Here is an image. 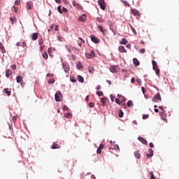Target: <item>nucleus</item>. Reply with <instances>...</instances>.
I'll return each instance as SVG.
<instances>
[{"label":"nucleus","mask_w":179,"mask_h":179,"mask_svg":"<svg viewBox=\"0 0 179 179\" xmlns=\"http://www.w3.org/2000/svg\"><path fill=\"white\" fill-rule=\"evenodd\" d=\"M152 68L154 71H155V73L157 76H160V69H159V66H157V63H156V61L152 60Z\"/></svg>","instance_id":"f257e3e1"},{"label":"nucleus","mask_w":179,"mask_h":179,"mask_svg":"<svg viewBox=\"0 0 179 179\" xmlns=\"http://www.w3.org/2000/svg\"><path fill=\"white\" fill-rule=\"evenodd\" d=\"M152 101L154 103H157L158 101H162V96H160L159 93H157V94H155L154 96V97L152 98Z\"/></svg>","instance_id":"f03ea898"},{"label":"nucleus","mask_w":179,"mask_h":179,"mask_svg":"<svg viewBox=\"0 0 179 179\" xmlns=\"http://www.w3.org/2000/svg\"><path fill=\"white\" fill-rule=\"evenodd\" d=\"M55 97V101H61V100H62V94H61L60 91H58L57 92H56Z\"/></svg>","instance_id":"7ed1b4c3"},{"label":"nucleus","mask_w":179,"mask_h":179,"mask_svg":"<svg viewBox=\"0 0 179 179\" xmlns=\"http://www.w3.org/2000/svg\"><path fill=\"white\" fill-rule=\"evenodd\" d=\"M99 5L100 6V8H101V9H102V10H105V9H106V3H104V1L99 0Z\"/></svg>","instance_id":"20e7f679"},{"label":"nucleus","mask_w":179,"mask_h":179,"mask_svg":"<svg viewBox=\"0 0 179 179\" xmlns=\"http://www.w3.org/2000/svg\"><path fill=\"white\" fill-rule=\"evenodd\" d=\"M131 13L134 15V16H141V13L139 11L135 8H132L131 10Z\"/></svg>","instance_id":"39448f33"},{"label":"nucleus","mask_w":179,"mask_h":179,"mask_svg":"<svg viewBox=\"0 0 179 179\" xmlns=\"http://www.w3.org/2000/svg\"><path fill=\"white\" fill-rule=\"evenodd\" d=\"M91 40L93 43H95V44H99V43H100V40L94 36H91Z\"/></svg>","instance_id":"423d86ee"},{"label":"nucleus","mask_w":179,"mask_h":179,"mask_svg":"<svg viewBox=\"0 0 179 179\" xmlns=\"http://www.w3.org/2000/svg\"><path fill=\"white\" fill-rule=\"evenodd\" d=\"M27 9H33V2L31 1L27 2Z\"/></svg>","instance_id":"0eeeda50"},{"label":"nucleus","mask_w":179,"mask_h":179,"mask_svg":"<svg viewBox=\"0 0 179 179\" xmlns=\"http://www.w3.org/2000/svg\"><path fill=\"white\" fill-rule=\"evenodd\" d=\"M138 139L141 143H143V145H148V141H146L145 138L139 136Z\"/></svg>","instance_id":"6e6552de"},{"label":"nucleus","mask_w":179,"mask_h":179,"mask_svg":"<svg viewBox=\"0 0 179 179\" xmlns=\"http://www.w3.org/2000/svg\"><path fill=\"white\" fill-rule=\"evenodd\" d=\"M149 153L150 154H146V157H148V159H150V157H153V149H149Z\"/></svg>","instance_id":"1a4fd4ad"},{"label":"nucleus","mask_w":179,"mask_h":179,"mask_svg":"<svg viewBox=\"0 0 179 179\" xmlns=\"http://www.w3.org/2000/svg\"><path fill=\"white\" fill-rule=\"evenodd\" d=\"M63 68L65 72H69V65L66 63H63Z\"/></svg>","instance_id":"9d476101"},{"label":"nucleus","mask_w":179,"mask_h":179,"mask_svg":"<svg viewBox=\"0 0 179 179\" xmlns=\"http://www.w3.org/2000/svg\"><path fill=\"white\" fill-rule=\"evenodd\" d=\"M73 6H75V8H77V9H82L80 4L76 3V1H73Z\"/></svg>","instance_id":"9b49d317"},{"label":"nucleus","mask_w":179,"mask_h":179,"mask_svg":"<svg viewBox=\"0 0 179 179\" xmlns=\"http://www.w3.org/2000/svg\"><path fill=\"white\" fill-rule=\"evenodd\" d=\"M117 66H111L110 67V72H112V73H115V72H117Z\"/></svg>","instance_id":"f8f14e48"},{"label":"nucleus","mask_w":179,"mask_h":179,"mask_svg":"<svg viewBox=\"0 0 179 179\" xmlns=\"http://www.w3.org/2000/svg\"><path fill=\"white\" fill-rule=\"evenodd\" d=\"M31 38L34 41H36V40H37V38H38V34L37 33H34L31 36Z\"/></svg>","instance_id":"ddd939ff"},{"label":"nucleus","mask_w":179,"mask_h":179,"mask_svg":"<svg viewBox=\"0 0 179 179\" xmlns=\"http://www.w3.org/2000/svg\"><path fill=\"white\" fill-rule=\"evenodd\" d=\"M118 51H120V52H127V50H125V48L122 45L118 47Z\"/></svg>","instance_id":"4468645a"},{"label":"nucleus","mask_w":179,"mask_h":179,"mask_svg":"<svg viewBox=\"0 0 179 179\" xmlns=\"http://www.w3.org/2000/svg\"><path fill=\"white\" fill-rule=\"evenodd\" d=\"M79 47H82V44L85 43V41L82 38H79L78 40Z\"/></svg>","instance_id":"2eb2a0df"},{"label":"nucleus","mask_w":179,"mask_h":179,"mask_svg":"<svg viewBox=\"0 0 179 179\" xmlns=\"http://www.w3.org/2000/svg\"><path fill=\"white\" fill-rule=\"evenodd\" d=\"M106 103H107V100L106 99V98H102L101 99V104L102 107H104L106 106Z\"/></svg>","instance_id":"dca6fc26"},{"label":"nucleus","mask_w":179,"mask_h":179,"mask_svg":"<svg viewBox=\"0 0 179 179\" xmlns=\"http://www.w3.org/2000/svg\"><path fill=\"white\" fill-rule=\"evenodd\" d=\"M134 156L136 157V159H141V153H139V150L134 152Z\"/></svg>","instance_id":"f3484780"},{"label":"nucleus","mask_w":179,"mask_h":179,"mask_svg":"<svg viewBox=\"0 0 179 179\" xmlns=\"http://www.w3.org/2000/svg\"><path fill=\"white\" fill-rule=\"evenodd\" d=\"M83 16L78 17V22H85L86 20V15H83Z\"/></svg>","instance_id":"a211bd4d"},{"label":"nucleus","mask_w":179,"mask_h":179,"mask_svg":"<svg viewBox=\"0 0 179 179\" xmlns=\"http://www.w3.org/2000/svg\"><path fill=\"white\" fill-rule=\"evenodd\" d=\"M3 92L5 93V94H7V96H10V93L11 92L9 91V89L8 88H5L3 90Z\"/></svg>","instance_id":"6ab92c4d"},{"label":"nucleus","mask_w":179,"mask_h":179,"mask_svg":"<svg viewBox=\"0 0 179 179\" xmlns=\"http://www.w3.org/2000/svg\"><path fill=\"white\" fill-rule=\"evenodd\" d=\"M17 83H20L22 80H23V77L21 76H18L16 78Z\"/></svg>","instance_id":"aec40b11"},{"label":"nucleus","mask_w":179,"mask_h":179,"mask_svg":"<svg viewBox=\"0 0 179 179\" xmlns=\"http://www.w3.org/2000/svg\"><path fill=\"white\" fill-rule=\"evenodd\" d=\"M10 75H12V72H10V69L6 70V78H9V76H10Z\"/></svg>","instance_id":"412c9836"},{"label":"nucleus","mask_w":179,"mask_h":179,"mask_svg":"<svg viewBox=\"0 0 179 179\" xmlns=\"http://www.w3.org/2000/svg\"><path fill=\"white\" fill-rule=\"evenodd\" d=\"M121 2L124 3V6H127L128 8L131 7V5L129 4V3H128V1L124 0H121Z\"/></svg>","instance_id":"4be33fe9"},{"label":"nucleus","mask_w":179,"mask_h":179,"mask_svg":"<svg viewBox=\"0 0 179 179\" xmlns=\"http://www.w3.org/2000/svg\"><path fill=\"white\" fill-rule=\"evenodd\" d=\"M133 62H134L135 66H139V61L137 60L136 58H134V59H133Z\"/></svg>","instance_id":"5701e85b"},{"label":"nucleus","mask_w":179,"mask_h":179,"mask_svg":"<svg viewBox=\"0 0 179 179\" xmlns=\"http://www.w3.org/2000/svg\"><path fill=\"white\" fill-rule=\"evenodd\" d=\"M78 82H80L81 83H83L85 82V78L82 77V76H78Z\"/></svg>","instance_id":"b1692460"},{"label":"nucleus","mask_w":179,"mask_h":179,"mask_svg":"<svg viewBox=\"0 0 179 179\" xmlns=\"http://www.w3.org/2000/svg\"><path fill=\"white\" fill-rule=\"evenodd\" d=\"M120 43L124 45H127L128 44V41H127V39L125 38H122V41Z\"/></svg>","instance_id":"393cba45"},{"label":"nucleus","mask_w":179,"mask_h":179,"mask_svg":"<svg viewBox=\"0 0 179 179\" xmlns=\"http://www.w3.org/2000/svg\"><path fill=\"white\" fill-rule=\"evenodd\" d=\"M159 114L162 120H164L165 122H167V119L166 118V117H164V114L163 113H160Z\"/></svg>","instance_id":"a878e982"},{"label":"nucleus","mask_w":179,"mask_h":179,"mask_svg":"<svg viewBox=\"0 0 179 179\" xmlns=\"http://www.w3.org/2000/svg\"><path fill=\"white\" fill-rule=\"evenodd\" d=\"M51 149H59V146L54 143L51 146Z\"/></svg>","instance_id":"bb28decb"},{"label":"nucleus","mask_w":179,"mask_h":179,"mask_svg":"<svg viewBox=\"0 0 179 179\" xmlns=\"http://www.w3.org/2000/svg\"><path fill=\"white\" fill-rule=\"evenodd\" d=\"M64 117L66 118H72V114H71L70 113H65Z\"/></svg>","instance_id":"cd10ccee"},{"label":"nucleus","mask_w":179,"mask_h":179,"mask_svg":"<svg viewBox=\"0 0 179 179\" xmlns=\"http://www.w3.org/2000/svg\"><path fill=\"white\" fill-rule=\"evenodd\" d=\"M119 117L120 118H122L124 117V112H122V110H119Z\"/></svg>","instance_id":"c85d7f7f"},{"label":"nucleus","mask_w":179,"mask_h":179,"mask_svg":"<svg viewBox=\"0 0 179 179\" xmlns=\"http://www.w3.org/2000/svg\"><path fill=\"white\" fill-rule=\"evenodd\" d=\"M96 20H98V22H99L100 23H104V20H103V18L101 17H98L96 18Z\"/></svg>","instance_id":"c756f323"},{"label":"nucleus","mask_w":179,"mask_h":179,"mask_svg":"<svg viewBox=\"0 0 179 179\" xmlns=\"http://www.w3.org/2000/svg\"><path fill=\"white\" fill-rule=\"evenodd\" d=\"M85 57H86V58H87V59H91V58H93V57L92 56V55L90 53H86Z\"/></svg>","instance_id":"7c9ffc66"},{"label":"nucleus","mask_w":179,"mask_h":179,"mask_svg":"<svg viewBox=\"0 0 179 179\" xmlns=\"http://www.w3.org/2000/svg\"><path fill=\"white\" fill-rule=\"evenodd\" d=\"M43 58H44V59H48V54H47V52L43 54Z\"/></svg>","instance_id":"2f4dec72"},{"label":"nucleus","mask_w":179,"mask_h":179,"mask_svg":"<svg viewBox=\"0 0 179 179\" xmlns=\"http://www.w3.org/2000/svg\"><path fill=\"white\" fill-rule=\"evenodd\" d=\"M97 29H98V30H100V31H101V33H104V29H103V27L99 25V26L97 27Z\"/></svg>","instance_id":"473e14b6"},{"label":"nucleus","mask_w":179,"mask_h":179,"mask_svg":"<svg viewBox=\"0 0 179 179\" xmlns=\"http://www.w3.org/2000/svg\"><path fill=\"white\" fill-rule=\"evenodd\" d=\"M127 104L128 107H132L134 106L132 101H129Z\"/></svg>","instance_id":"72a5a7b5"},{"label":"nucleus","mask_w":179,"mask_h":179,"mask_svg":"<svg viewBox=\"0 0 179 179\" xmlns=\"http://www.w3.org/2000/svg\"><path fill=\"white\" fill-rule=\"evenodd\" d=\"M96 94H97V96H99L100 97V96H103V92L97 91Z\"/></svg>","instance_id":"f704fd0d"},{"label":"nucleus","mask_w":179,"mask_h":179,"mask_svg":"<svg viewBox=\"0 0 179 179\" xmlns=\"http://www.w3.org/2000/svg\"><path fill=\"white\" fill-rule=\"evenodd\" d=\"M62 8V6H59L57 7V10H58V12L60 13L61 14H62V10H61Z\"/></svg>","instance_id":"c9c22d12"},{"label":"nucleus","mask_w":179,"mask_h":179,"mask_svg":"<svg viewBox=\"0 0 179 179\" xmlns=\"http://www.w3.org/2000/svg\"><path fill=\"white\" fill-rule=\"evenodd\" d=\"M131 29L133 31V33L134 34H136V30H135V28H134V27H132V25H130Z\"/></svg>","instance_id":"e433bc0d"},{"label":"nucleus","mask_w":179,"mask_h":179,"mask_svg":"<svg viewBox=\"0 0 179 179\" xmlns=\"http://www.w3.org/2000/svg\"><path fill=\"white\" fill-rule=\"evenodd\" d=\"M90 54H91L92 57L96 56V52H94V50H91Z\"/></svg>","instance_id":"4c0bfd02"},{"label":"nucleus","mask_w":179,"mask_h":179,"mask_svg":"<svg viewBox=\"0 0 179 179\" xmlns=\"http://www.w3.org/2000/svg\"><path fill=\"white\" fill-rule=\"evenodd\" d=\"M55 82V80H54V78H51L48 80L49 84L54 83Z\"/></svg>","instance_id":"58836bf2"},{"label":"nucleus","mask_w":179,"mask_h":179,"mask_svg":"<svg viewBox=\"0 0 179 179\" xmlns=\"http://www.w3.org/2000/svg\"><path fill=\"white\" fill-rule=\"evenodd\" d=\"M148 118H149V115H143V120H148Z\"/></svg>","instance_id":"ea45409f"},{"label":"nucleus","mask_w":179,"mask_h":179,"mask_svg":"<svg viewBox=\"0 0 179 179\" xmlns=\"http://www.w3.org/2000/svg\"><path fill=\"white\" fill-rule=\"evenodd\" d=\"M13 9H14V12L15 13H17V12H18V10H19V9L17 8V7H16V6H13Z\"/></svg>","instance_id":"a19ab883"},{"label":"nucleus","mask_w":179,"mask_h":179,"mask_svg":"<svg viewBox=\"0 0 179 179\" xmlns=\"http://www.w3.org/2000/svg\"><path fill=\"white\" fill-rule=\"evenodd\" d=\"M0 48H1V52L3 53L5 52V48L3 47V45H1Z\"/></svg>","instance_id":"79ce46f5"},{"label":"nucleus","mask_w":179,"mask_h":179,"mask_svg":"<svg viewBox=\"0 0 179 179\" xmlns=\"http://www.w3.org/2000/svg\"><path fill=\"white\" fill-rule=\"evenodd\" d=\"M89 106L91 108H93V107H94V103L93 102H90L89 103Z\"/></svg>","instance_id":"37998d69"},{"label":"nucleus","mask_w":179,"mask_h":179,"mask_svg":"<svg viewBox=\"0 0 179 179\" xmlns=\"http://www.w3.org/2000/svg\"><path fill=\"white\" fill-rule=\"evenodd\" d=\"M38 43H39V45H43V43H44V41H43V39H40L38 41Z\"/></svg>","instance_id":"c03bdc74"},{"label":"nucleus","mask_w":179,"mask_h":179,"mask_svg":"<svg viewBox=\"0 0 179 179\" xmlns=\"http://www.w3.org/2000/svg\"><path fill=\"white\" fill-rule=\"evenodd\" d=\"M63 110H65L66 111H68V110H69V108H68V106H66V105H64L63 106Z\"/></svg>","instance_id":"a18cd8bd"},{"label":"nucleus","mask_w":179,"mask_h":179,"mask_svg":"<svg viewBox=\"0 0 179 179\" xmlns=\"http://www.w3.org/2000/svg\"><path fill=\"white\" fill-rule=\"evenodd\" d=\"M115 103H117V104H121V101H120V99H115Z\"/></svg>","instance_id":"49530a36"},{"label":"nucleus","mask_w":179,"mask_h":179,"mask_svg":"<svg viewBox=\"0 0 179 179\" xmlns=\"http://www.w3.org/2000/svg\"><path fill=\"white\" fill-rule=\"evenodd\" d=\"M70 80L71 82H73V83H75V82H76V79H75V78H71Z\"/></svg>","instance_id":"de8ad7c7"},{"label":"nucleus","mask_w":179,"mask_h":179,"mask_svg":"<svg viewBox=\"0 0 179 179\" xmlns=\"http://www.w3.org/2000/svg\"><path fill=\"white\" fill-rule=\"evenodd\" d=\"M145 48H143L140 50L139 52H141V54H145Z\"/></svg>","instance_id":"09e8293b"},{"label":"nucleus","mask_w":179,"mask_h":179,"mask_svg":"<svg viewBox=\"0 0 179 179\" xmlns=\"http://www.w3.org/2000/svg\"><path fill=\"white\" fill-rule=\"evenodd\" d=\"M62 12H64L65 13H66L68 12V10L65 7H63Z\"/></svg>","instance_id":"8fccbe9b"},{"label":"nucleus","mask_w":179,"mask_h":179,"mask_svg":"<svg viewBox=\"0 0 179 179\" xmlns=\"http://www.w3.org/2000/svg\"><path fill=\"white\" fill-rule=\"evenodd\" d=\"M96 153L98 155H100V153H101V148H98L97 150H96Z\"/></svg>","instance_id":"3c124183"},{"label":"nucleus","mask_w":179,"mask_h":179,"mask_svg":"<svg viewBox=\"0 0 179 179\" xmlns=\"http://www.w3.org/2000/svg\"><path fill=\"white\" fill-rule=\"evenodd\" d=\"M12 69H13V71H16V69H17L16 64H14V65L12 66Z\"/></svg>","instance_id":"603ef678"},{"label":"nucleus","mask_w":179,"mask_h":179,"mask_svg":"<svg viewBox=\"0 0 179 179\" xmlns=\"http://www.w3.org/2000/svg\"><path fill=\"white\" fill-rule=\"evenodd\" d=\"M17 120V117L13 116V122H16Z\"/></svg>","instance_id":"864d4df0"},{"label":"nucleus","mask_w":179,"mask_h":179,"mask_svg":"<svg viewBox=\"0 0 179 179\" xmlns=\"http://www.w3.org/2000/svg\"><path fill=\"white\" fill-rule=\"evenodd\" d=\"M20 3V0H15V5H19Z\"/></svg>","instance_id":"5fc2aeb1"},{"label":"nucleus","mask_w":179,"mask_h":179,"mask_svg":"<svg viewBox=\"0 0 179 179\" xmlns=\"http://www.w3.org/2000/svg\"><path fill=\"white\" fill-rule=\"evenodd\" d=\"M110 149H115V150H117V149H120V147L118 145H115V146H114V148H110Z\"/></svg>","instance_id":"6e6d98bb"},{"label":"nucleus","mask_w":179,"mask_h":179,"mask_svg":"<svg viewBox=\"0 0 179 179\" xmlns=\"http://www.w3.org/2000/svg\"><path fill=\"white\" fill-rule=\"evenodd\" d=\"M103 148H104V145H103V144L101 143V144L99 145V147L98 148L101 150V149H103Z\"/></svg>","instance_id":"4d7b16f0"},{"label":"nucleus","mask_w":179,"mask_h":179,"mask_svg":"<svg viewBox=\"0 0 179 179\" xmlns=\"http://www.w3.org/2000/svg\"><path fill=\"white\" fill-rule=\"evenodd\" d=\"M44 48H45V46H44L43 45H41V50L43 51Z\"/></svg>","instance_id":"13d9d810"},{"label":"nucleus","mask_w":179,"mask_h":179,"mask_svg":"<svg viewBox=\"0 0 179 179\" xmlns=\"http://www.w3.org/2000/svg\"><path fill=\"white\" fill-rule=\"evenodd\" d=\"M47 76H48V78H52V76H54V74L48 73V74H47Z\"/></svg>","instance_id":"bf43d9fd"},{"label":"nucleus","mask_w":179,"mask_h":179,"mask_svg":"<svg viewBox=\"0 0 179 179\" xmlns=\"http://www.w3.org/2000/svg\"><path fill=\"white\" fill-rule=\"evenodd\" d=\"M108 26H113V22H111V21H110V20H108Z\"/></svg>","instance_id":"052dcab7"},{"label":"nucleus","mask_w":179,"mask_h":179,"mask_svg":"<svg viewBox=\"0 0 179 179\" xmlns=\"http://www.w3.org/2000/svg\"><path fill=\"white\" fill-rule=\"evenodd\" d=\"M80 66H82V63L81 62H78V65H77V67L78 68H80Z\"/></svg>","instance_id":"680f3d73"},{"label":"nucleus","mask_w":179,"mask_h":179,"mask_svg":"<svg viewBox=\"0 0 179 179\" xmlns=\"http://www.w3.org/2000/svg\"><path fill=\"white\" fill-rule=\"evenodd\" d=\"M141 90H142L143 94H145V92H146V90H145V88L143 87H141Z\"/></svg>","instance_id":"e2e57ef3"},{"label":"nucleus","mask_w":179,"mask_h":179,"mask_svg":"<svg viewBox=\"0 0 179 179\" xmlns=\"http://www.w3.org/2000/svg\"><path fill=\"white\" fill-rule=\"evenodd\" d=\"M59 29V27L58 25H56L55 30H56V31H58Z\"/></svg>","instance_id":"0e129e2a"},{"label":"nucleus","mask_w":179,"mask_h":179,"mask_svg":"<svg viewBox=\"0 0 179 179\" xmlns=\"http://www.w3.org/2000/svg\"><path fill=\"white\" fill-rule=\"evenodd\" d=\"M96 89L97 90H100V89H101V86L98 85V86H96Z\"/></svg>","instance_id":"69168bd1"},{"label":"nucleus","mask_w":179,"mask_h":179,"mask_svg":"<svg viewBox=\"0 0 179 179\" xmlns=\"http://www.w3.org/2000/svg\"><path fill=\"white\" fill-rule=\"evenodd\" d=\"M27 45V44L26 43V42H23L22 43V47L24 48Z\"/></svg>","instance_id":"338daca9"},{"label":"nucleus","mask_w":179,"mask_h":179,"mask_svg":"<svg viewBox=\"0 0 179 179\" xmlns=\"http://www.w3.org/2000/svg\"><path fill=\"white\" fill-rule=\"evenodd\" d=\"M150 148H155V145L152 143H150Z\"/></svg>","instance_id":"774afa93"}]
</instances>
